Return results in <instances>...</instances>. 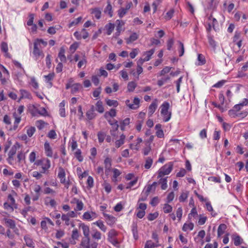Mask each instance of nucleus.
Masks as SVG:
<instances>
[{"mask_svg":"<svg viewBox=\"0 0 248 248\" xmlns=\"http://www.w3.org/2000/svg\"><path fill=\"white\" fill-rule=\"evenodd\" d=\"M194 228V224L193 223L188 224L185 223L183 225L182 230L183 231L186 232L187 230H192Z\"/></svg>","mask_w":248,"mask_h":248,"instance_id":"37","label":"nucleus"},{"mask_svg":"<svg viewBox=\"0 0 248 248\" xmlns=\"http://www.w3.org/2000/svg\"><path fill=\"white\" fill-rule=\"evenodd\" d=\"M174 13V10L171 9L166 13L165 16V18L167 20H170L171 18Z\"/></svg>","mask_w":248,"mask_h":248,"instance_id":"55","label":"nucleus"},{"mask_svg":"<svg viewBox=\"0 0 248 248\" xmlns=\"http://www.w3.org/2000/svg\"><path fill=\"white\" fill-rule=\"evenodd\" d=\"M126 10H125L124 8H121L119 11H118V15L120 18L123 17L127 13Z\"/></svg>","mask_w":248,"mask_h":248,"instance_id":"57","label":"nucleus"},{"mask_svg":"<svg viewBox=\"0 0 248 248\" xmlns=\"http://www.w3.org/2000/svg\"><path fill=\"white\" fill-rule=\"evenodd\" d=\"M179 46H180V54L179 56L181 57L184 55V52H185V48H184V44L180 41H179Z\"/></svg>","mask_w":248,"mask_h":248,"instance_id":"54","label":"nucleus"},{"mask_svg":"<svg viewBox=\"0 0 248 248\" xmlns=\"http://www.w3.org/2000/svg\"><path fill=\"white\" fill-rule=\"evenodd\" d=\"M92 237L96 240H99L101 239V233L97 230H93Z\"/></svg>","mask_w":248,"mask_h":248,"instance_id":"20","label":"nucleus"},{"mask_svg":"<svg viewBox=\"0 0 248 248\" xmlns=\"http://www.w3.org/2000/svg\"><path fill=\"white\" fill-rule=\"evenodd\" d=\"M16 145L12 146L8 153V157L7 160L9 164H12V161L14 160V155L16 154Z\"/></svg>","mask_w":248,"mask_h":248,"instance_id":"6","label":"nucleus"},{"mask_svg":"<svg viewBox=\"0 0 248 248\" xmlns=\"http://www.w3.org/2000/svg\"><path fill=\"white\" fill-rule=\"evenodd\" d=\"M116 22L118 23V25L116 28V32L114 34V37L117 39V37L120 35L121 31V28L123 25H124V22L122 20H117Z\"/></svg>","mask_w":248,"mask_h":248,"instance_id":"10","label":"nucleus"},{"mask_svg":"<svg viewBox=\"0 0 248 248\" xmlns=\"http://www.w3.org/2000/svg\"><path fill=\"white\" fill-rule=\"evenodd\" d=\"M4 220L7 227L12 229H14L16 228L15 221L11 219L4 218Z\"/></svg>","mask_w":248,"mask_h":248,"instance_id":"14","label":"nucleus"},{"mask_svg":"<svg viewBox=\"0 0 248 248\" xmlns=\"http://www.w3.org/2000/svg\"><path fill=\"white\" fill-rule=\"evenodd\" d=\"M81 87V85L79 83H75L73 84L71 86V93H75L78 92Z\"/></svg>","mask_w":248,"mask_h":248,"instance_id":"35","label":"nucleus"},{"mask_svg":"<svg viewBox=\"0 0 248 248\" xmlns=\"http://www.w3.org/2000/svg\"><path fill=\"white\" fill-rule=\"evenodd\" d=\"M79 237V233L77 229H74L72 231V238L73 239V241H71L72 244H75L76 242L75 240H78Z\"/></svg>","mask_w":248,"mask_h":248,"instance_id":"28","label":"nucleus"},{"mask_svg":"<svg viewBox=\"0 0 248 248\" xmlns=\"http://www.w3.org/2000/svg\"><path fill=\"white\" fill-rule=\"evenodd\" d=\"M172 210V207L168 203H166L164 204L163 207V211L165 213H170Z\"/></svg>","mask_w":248,"mask_h":248,"instance_id":"46","label":"nucleus"},{"mask_svg":"<svg viewBox=\"0 0 248 248\" xmlns=\"http://www.w3.org/2000/svg\"><path fill=\"white\" fill-rule=\"evenodd\" d=\"M13 116L15 119L13 130H16L17 128L18 124L21 121V118H20V117H18L17 116L16 113H14L13 114Z\"/></svg>","mask_w":248,"mask_h":248,"instance_id":"32","label":"nucleus"},{"mask_svg":"<svg viewBox=\"0 0 248 248\" xmlns=\"http://www.w3.org/2000/svg\"><path fill=\"white\" fill-rule=\"evenodd\" d=\"M104 12L105 13H108L110 17L112 16V6L109 2H108V5L104 10Z\"/></svg>","mask_w":248,"mask_h":248,"instance_id":"38","label":"nucleus"},{"mask_svg":"<svg viewBox=\"0 0 248 248\" xmlns=\"http://www.w3.org/2000/svg\"><path fill=\"white\" fill-rule=\"evenodd\" d=\"M136 83L133 81L129 82L127 85L128 91L133 92L136 87Z\"/></svg>","mask_w":248,"mask_h":248,"instance_id":"47","label":"nucleus"},{"mask_svg":"<svg viewBox=\"0 0 248 248\" xmlns=\"http://www.w3.org/2000/svg\"><path fill=\"white\" fill-rule=\"evenodd\" d=\"M50 167V161L49 159L46 160L45 163L43 165L41 173H45L46 171Z\"/></svg>","mask_w":248,"mask_h":248,"instance_id":"23","label":"nucleus"},{"mask_svg":"<svg viewBox=\"0 0 248 248\" xmlns=\"http://www.w3.org/2000/svg\"><path fill=\"white\" fill-rule=\"evenodd\" d=\"M138 38V35L135 33H133L129 38L126 39V42L127 44L131 43L132 42L136 41Z\"/></svg>","mask_w":248,"mask_h":248,"instance_id":"21","label":"nucleus"},{"mask_svg":"<svg viewBox=\"0 0 248 248\" xmlns=\"http://www.w3.org/2000/svg\"><path fill=\"white\" fill-rule=\"evenodd\" d=\"M157 107V104L156 101H153L149 106L148 108V115L151 117L155 111Z\"/></svg>","mask_w":248,"mask_h":248,"instance_id":"11","label":"nucleus"},{"mask_svg":"<svg viewBox=\"0 0 248 248\" xmlns=\"http://www.w3.org/2000/svg\"><path fill=\"white\" fill-rule=\"evenodd\" d=\"M76 201L77 206H76V207L75 209V210H77V211L81 210L82 209L83 206V202L81 201H79V200H76Z\"/></svg>","mask_w":248,"mask_h":248,"instance_id":"45","label":"nucleus"},{"mask_svg":"<svg viewBox=\"0 0 248 248\" xmlns=\"http://www.w3.org/2000/svg\"><path fill=\"white\" fill-rule=\"evenodd\" d=\"M37 112L39 114L43 116H46L47 114V111L44 108H41L37 109Z\"/></svg>","mask_w":248,"mask_h":248,"instance_id":"62","label":"nucleus"},{"mask_svg":"<svg viewBox=\"0 0 248 248\" xmlns=\"http://www.w3.org/2000/svg\"><path fill=\"white\" fill-rule=\"evenodd\" d=\"M170 104L167 102H164L160 106L161 114L163 118V121L168 122L171 118V112L169 111Z\"/></svg>","mask_w":248,"mask_h":248,"instance_id":"2","label":"nucleus"},{"mask_svg":"<svg viewBox=\"0 0 248 248\" xmlns=\"http://www.w3.org/2000/svg\"><path fill=\"white\" fill-rule=\"evenodd\" d=\"M140 100L138 97H135L133 100V105H131L130 108L135 109L139 108Z\"/></svg>","mask_w":248,"mask_h":248,"instance_id":"33","label":"nucleus"},{"mask_svg":"<svg viewBox=\"0 0 248 248\" xmlns=\"http://www.w3.org/2000/svg\"><path fill=\"white\" fill-rule=\"evenodd\" d=\"M78 46V44L77 42L73 43L70 46V50L72 52H75Z\"/></svg>","mask_w":248,"mask_h":248,"instance_id":"64","label":"nucleus"},{"mask_svg":"<svg viewBox=\"0 0 248 248\" xmlns=\"http://www.w3.org/2000/svg\"><path fill=\"white\" fill-rule=\"evenodd\" d=\"M232 239L234 242V245L236 246H239L243 241L240 236L236 234L232 235Z\"/></svg>","mask_w":248,"mask_h":248,"instance_id":"13","label":"nucleus"},{"mask_svg":"<svg viewBox=\"0 0 248 248\" xmlns=\"http://www.w3.org/2000/svg\"><path fill=\"white\" fill-rule=\"evenodd\" d=\"M94 111V106L93 105H91L90 108L86 112V115L88 120H91L95 118L96 114Z\"/></svg>","mask_w":248,"mask_h":248,"instance_id":"5","label":"nucleus"},{"mask_svg":"<svg viewBox=\"0 0 248 248\" xmlns=\"http://www.w3.org/2000/svg\"><path fill=\"white\" fill-rule=\"evenodd\" d=\"M79 226L82 228L84 236V237L82 238L81 240L80 246L82 247L83 248H97L98 243L94 241H91L89 235V227L84 223L79 224Z\"/></svg>","mask_w":248,"mask_h":248,"instance_id":"1","label":"nucleus"},{"mask_svg":"<svg viewBox=\"0 0 248 248\" xmlns=\"http://www.w3.org/2000/svg\"><path fill=\"white\" fill-rule=\"evenodd\" d=\"M117 235V232L115 230L112 229L108 233V239L114 238Z\"/></svg>","mask_w":248,"mask_h":248,"instance_id":"50","label":"nucleus"},{"mask_svg":"<svg viewBox=\"0 0 248 248\" xmlns=\"http://www.w3.org/2000/svg\"><path fill=\"white\" fill-rule=\"evenodd\" d=\"M173 168V164L170 162L161 167L158 170V178L162 177L164 175L169 174L172 170Z\"/></svg>","mask_w":248,"mask_h":248,"instance_id":"3","label":"nucleus"},{"mask_svg":"<svg viewBox=\"0 0 248 248\" xmlns=\"http://www.w3.org/2000/svg\"><path fill=\"white\" fill-rule=\"evenodd\" d=\"M65 49L63 47H61L58 54V57L60 59L61 62H66V58L64 55Z\"/></svg>","mask_w":248,"mask_h":248,"instance_id":"18","label":"nucleus"},{"mask_svg":"<svg viewBox=\"0 0 248 248\" xmlns=\"http://www.w3.org/2000/svg\"><path fill=\"white\" fill-rule=\"evenodd\" d=\"M208 42L209 45L211 47H213V49H215L216 47V42L213 39V37L211 35L208 36Z\"/></svg>","mask_w":248,"mask_h":248,"instance_id":"40","label":"nucleus"},{"mask_svg":"<svg viewBox=\"0 0 248 248\" xmlns=\"http://www.w3.org/2000/svg\"><path fill=\"white\" fill-rule=\"evenodd\" d=\"M157 245L155 244L151 240H149L146 242L144 248H154L157 247Z\"/></svg>","mask_w":248,"mask_h":248,"instance_id":"44","label":"nucleus"},{"mask_svg":"<svg viewBox=\"0 0 248 248\" xmlns=\"http://www.w3.org/2000/svg\"><path fill=\"white\" fill-rule=\"evenodd\" d=\"M167 178H160L158 182H157V184H161V188L163 190L166 189L168 186Z\"/></svg>","mask_w":248,"mask_h":248,"instance_id":"29","label":"nucleus"},{"mask_svg":"<svg viewBox=\"0 0 248 248\" xmlns=\"http://www.w3.org/2000/svg\"><path fill=\"white\" fill-rule=\"evenodd\" d=\"M187 198V193L186 192H183L179 197V201L180 202H184Z\"/></svg>","mask_w":248,"mask_h":248,"instance_id":"63","label":"nucleus"},{"mask_svg":"<svg viewBox=\"0 0 248 248\" xmlns=\"http://www.w3.org/2000/svg\"><path fill=\"white\" fill-rule=\"evenodd\" d=\"M44 148L45 150V153L46 156L49 157H52L53 155V152L52 149L49 145V143L47 142H46L44 144Z\"/></svg>","mask_w":248,"mask_h":248,"instance_id":"12","label":"nucleus"},{"mask_svg":"<svg viewBox=\"0 0 248 248\" xmlns=\"http://www.w3.org/2000/svg\"><path fill=\"white\" fill-rule=\"evenodd\" d=\"M198 60L199 61V65H202L205 63L206 61L205 57L201 54H199L198 56Z\"/></svg>","mask_w":248,"mask_h":248,"instance_id":"39","label":"nucleus"},{"mask_svg":"<svg viewBox=\"0 0 248 248\" xmlns=\"http://www.w3.org/2000/svg\"><path fill=\"white\" fill-rule=\"evenodd\" d=\"M45 124L43 121L39 120L36 121V125L39 130H41L44 128Z\"/></svg>","mask_w":248,"mask_h":248,"instance_id":"51","label":"nucleus"},{"mask_svg":"<svg viewBox=\"0 0 248 248\" xmlns=\"http://www.w3.org/2000/svg\"><path fill=\"white\" fill-rule=\"evenodd\" d=\"M24 240L26 242V245L31 248L34 247V243L32 239L29 236V235H25L24 237Z\"/></svg>","mask_w":248,"mask_h":248,"instance_id":"19","label":"nucleus"},{"mask_svg":"<svg viewBox=\"0 0 248 248\" xmlns=\"http://www.w3.org/2000/svg\"><path fill=\"white\" fill-rule=\"evenodd\" d=\"M96 109L100 113H102L104 112V108L103 106V103L101 100L98 101L96 103Z\"/></svg>","mask_w":248,"mask_h":248,"instance_id":"22","label":"nucleus"},{"mask_svg":"<svg viewBox=\"0 0 248 248\" xmlns=\"http://www.w3.org/2000/svg\"><path fill=\"white\" fill-rule=\"evenodd\" d=\"M75 156L79 161L83 160V157L81 155V151L80 149H78L75 153Z\"/></svg>","mask_w":248,"mask_h":248,"instance_id":"42","label":"nucleus"},{"mask_svg":"<svg viewBox=\"0 0 248 248\" xmlns=\"http://www.w3.org/2000/svg\"><path fill=\"white\" fill-rule=\"evenodd\" d=\"M56 136L57 135L54 130H50L48 134V137L51 139H55L56 138Z\"/></svg>","mask_w":248,"mask_h":248,"instance_id":"61","label":"nucleus"},{"mask_svg":"<svg viewBox=\"0 0 248 248\" xmlns=\"http://www.w3.org/2000/svg\"><path fill=\"white\" fill-rule=\"evenodd\" d=\"M105 167V173L108 175L111 167V159L109 157H107L104 160Z\"/></svg>","mask_w":248,"mask_h":248,"instance_id":"8","label":"nucleus"},{"mask_svg":"<svg viewBox=\"0 0 248 248\" xmlns=\"http://www.w3.org/2000/svg\"><path fill=\"white\" fill-rule=\"evenodd\" d=\"M103 215L106 218V222L108 225H112L116 221V218L112 216L109 215L106 213H103Z\"/></svg>","mask_w":248,"mask_h":248,"instance_id":"7","label":"nucleus"},{"mask_svg":"<svg viewBox=\"0 0 248 248\" xmlns=\"http://www.w3.org/2000/svg\"><path fill=\"white\" fill-rule=\"evenodd\" d=\"M87 183L88 186L90 188H91V187H93V177L90 176H89L88 177Z\"/></svg>","mask_w":248,"mask_h":248,"instance_id":"58","label":"nucleus"},{"mask_svg":"<svg viewBox=\"0 0 248 248\" xmlns=\"http://www.w3.org/2000/svg\"><path fill=\"white\" fill-rule=\"evenodd\" d=\"M158 216V213L157 212H155L154 213H150L148 215L147 218L150 221H152L155 219Z\"/></svg>","mask_w":248,"mask_h":248,"instance_id":"48","label":"nucleus"},{"mask_svg":"<svg viewBox=\"0 0 248 248\" xmlns=\"http://www.w3.org/2000/svg\"><path fill=\"white\" fill-rule=\"evenodd\" d=\"M106 104L109 106L116 107L118 106V102L116 100L106 99Z\"/></svg>","mask_w":248,"mask_h":248,"instance_id":"31","label":"nucleus"},{"mask_svg":"<svg viewBox=\"0 0 248 248\" xmlns=\"http://www.w3.org/2000/svg\"><path fill=\"white\" fill-rule=\"evenodd\" d=\"M170 78L169 76L167 77L162 78V79L158 80L157 81V85L161 87L162 86L165 82H166L168 80H170Z\"/></svg>","mask_w":248,"mask_h":248,"instance_id":"49","label":"nucleus"},{"mask_svg":"<svg viewBox=\"0 0 248 248\" xmlns=\"http://www.w3.org/2000/svg\"><path fill=\"white\" fill-rule=\"evenodd\" d=\"M241 109V107H240L238 104H237L234 106L233 109L229 110V114L230 116L232 115L233 114H235L237 112L239 111Z\"/></svg>","mask_w":248,"mask_h":248,"instance_id":"30","label":"nucleus"},{"mask_svg":"<svg viewBox=\"0 0 248 248\" xmlns=\"http://www.w3.org/2000/svg\"><path fill=\"white\" fill-rule=\"evenodd\" d=\"M171 68L166 66L160 72V76H163L165 74L169 73L170 70Z\"/></svg>","mask_w":248,"mask_h":248,"instance_id":"59","label":"nucleus"},{"mask_svg":"<svg viewBox=\"0 0 248 248\" xmlns=\"http://www.w3.org/2000/svg\"><path fill=\"white\" fill-rule=\"evenodd\" d=\"M132 227V231L134 237L136 240H137L138 238L137 225L136 224H133Z\"/></svg>","mask_w":248,"mask_h":248,"instance_id":"43","label":"nucleus"},{"mask_svg":"<svg viewBox=\"0 0 248 248\" xmlns=\"http://www.w3.org/2000/svg\"><path fill=\"white\" fill-rule=\"evenodd\" d=\"M58 177L60 179L61 183H65V173L64 169L62 167H59Z\"/></svg>","mask_w":248,"mask_h":248,"instance_id":"9","label":"nucleus"},{"mask_svg":"<svg viewBox=\"0 0 248 248\" xmlns=\"http://www.w3.org/2000/svg\"><path fill=\"white\" fill-rule=\"evenodd\" d=\"M226 228L227 226L225 224H221L218 226L217 229V235L218 237L224 233V231Z\"/></svg>","mask_w":248,"mask_h":248,"instance_id":"24","label":"nucleus"},{"mask_svg":"<svg viewBox=\"0 0 248 248\" xmlns=\"http://www.w3.org/2000/svg\"><path fill=\"white\" fill-rule=\"evenodd\" d=\"M153 159L150 157H147L146 159L145 163L144 165L145 168L146 169H150L153 164Z\"/></svg>","mask_w":248,"mask_h":248,"instance_id":"36","label":"nucleus"},{"mask_svg":"<svg viewBox=\"0 0 248 248\" xmlns=\"http://www.w3.org/2000/svg\"><path fill=\"white\" fill-rule=\"evenodd\" d=\"M183 210L182 207H179L176 211V216L178 218V220H180L182 216Z\"/></svg>","mask_w":248,"mask_h":248,"instance_id":"60","label":"nucleus"},{"mask_svg":"<svg viewBox=\"0 0 248 248\" xmlns=\"http://www.w3.org/2000/svg\"><path fill=\"white\" fill-rule=\"evenodd\" d=\"M93 224H95L97 225L101 231H102L104 232H106L107 231V227L105 226L103 222L101 220H98L93 223Z\"/></svg>","mask_w":248,"mask_h":248,"instance_id":"25","label":"nucleus"},{"mask_svg":"<svg viewBox=\"0 0 248 248\" xmlns=\"http://www.w3.org/2000/svg\"><path fill=\"white\" fill-rule=\"evenodd\" d=\"M34 20V15L33 14H30L29 15V19L28 20L27 22V24L28 26H31L33 25Z\"/></svg>","mask_w":248,"mask_h":248,"instance_id":"56","label":"nucleus"},{"mask_svg":"<svg viewBox=\"0 0 248 248\" xmlns=\"http://www.w3.org/2000/svg\"><path fill=\"white\" fill-rule=\"evenodd\" d=\"M91 13L93 14L97 19H99L101 17V12L100 10L98 8H95L92 9Z\"/></svg>","mask_w":248,"mask_h":248,"instance_id":"27","label":"nucleus"},{"mask_svg":"<svg viewBox=\"0 0 248 248\" xmlns=\"http://www.w3.org/2000/svg\"><path fill=\"white\" fill-rule=\"evenodd\" d=\"M55 74L54 73H50L48 75L45 76V78L47 82L49 83L50 86H52V83L51 81L54 78Z\"/></svg>","mask_w":248,"mask_h":248,"instance_id":"34","label":"nucleus"},{"mask_svg":"<svg viewBox=\"0 0 248 248\" xmlns=\"http://www.w3.org/2000/svg\"><path fill=\"white\" fill-rule=\"evenodd\" d=\"M35 132V128L34 127H31L27 130V133L29 137H31Z\"/></svg>","mask_w":248,"mask_h":248,"instance_id":"52","label":"nucleus"},{"mask_svg":"<svg viewBox=\"0 0 248 248\" xmlns=\"http://www.w3.org/2000/svg\"><path fill=\"white\" fill-rule=\"evenodd\" d=\"M106 28L107 30V34L110 35L114 29V25L113 24L109 23L106 26Z\"/></svg>","mask_w":248,"mask_h":248,"instance_id":"41","label":"nucleus"},{"mask_svg":"<svg viewBox=\"0 0 248 248\" xmlns=\"http://www.w3.org/2000/svg\"><path fill=\"white\" fill-rule=\"evenodd\" d=\"M119 126L118 121L114 120V124L112 125V129L110 131V134L112 136H116L117 135L116 131L118 130Z\"/></svg>","mask_w":248,"mask_h":248,"instance_id":"16","label":"nucleus"},{"mask_svg":"<svg viewBox=\"0 0 248 248\" xmlns=\"http://www.w3.org/2000/svg\"><path fill=\"white\" fill-rule=\"evenodd\" d=\"M98 139L99 142H102L105 139L106 134L103 132H99L97 134Z\"/></svg>","mask_w":248,"mask_h":248,"instance_id":"53","label":"nucleus"},{"mask_svg":"<svg viewBox=\"0 0 248 248\" xmlns=\"http://www.w3.org/2000/svg\"><path fill=\"white\" fill-rule=\"evenodd\" d=\"M155 51V49L153 48V49H150V50H149L148 51H146L144 54V55L145 56V57L143 58L144 59V61L147 62V61H148L149 60H150V59L151 58V56L154 53Z\"/></svg>","mask_w":248,"mask_h":248,"instance_id":"26","label":"nucleus"},{"mask_svg":"<svg viewBox=\"0 0 248 248\" xmlns=\"http://www.w3.org/2000/svg\"><path fill=\"white\" fill-rule=\"evenodd\" d=\"M32 53L34 56L35 57L36 60L38 59L40 57L42 58L44 56L42 50H40L39 48L37 42H34L33 43V50Z\"/></svg>","mask_w":248,"mask_h":248,"instance_id":"4","label":"nucleus"},{"mask_svg":"<svg viewBox=\"0 0 248 248\" xmlns=\"http://www.w3.org/2000/svg\"><path fill=\"white\" fill-rule=\"evenodd\" d=\"M125 139V136L124 134H122L120 136V138L119 140H117L115 142V146L116 148H118L120 146H121L124 143V140Z\"/></svg>","mask_w":248,"mask_h":248,"instance_id":"17","label":"nucleus"},{"mask_svg":"<svg viewBox=\"0 0 248 248\" xmlns=\"http://www.w3.org/2000/svg\"><path fill=\"white\" fill-rule=\"evenodd\" d=\"M157 185V183L154 182L152 185H148L146 188L144 189L145 194L149 195V193L152 191H155Z\"/></svg>","mask_w":248,"mask_h":248,"instance_id":"15","label":"nucleus"}]
</instances>
